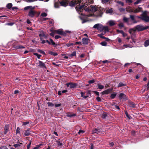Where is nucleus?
I'll list each match as a JSON object with an SVG mask.
<instances>
[{
	"label": "nucleus",
	"instance_id": "obj_1",
	"mask_svg": "<svg viewBox=\"0 0 149 149\" xmlns=\"http://www.w3.org/2000/svg\"><path fill=\"white\" fill-rule=\"evenodd\" d=\"M87 4L84 3L82 6H79V7H76V8L78 13L81 15H83L82 12H83L84 11H85L86 12H87L89 14L85 13V15L88 17H92L94 16L93 13L96 11H99L100 10V8L96 6H90L86 8L87 7Z\"/></svg>",
	"mask_w": 149,
	"mask_h": 149
},
{
	"label": "nucleus",
	"instance_id": "obj_2",
	"mask_svg": "<svg viewBox=\"0 0 149 149\" xmlns=\"http://www.w3.org/2000/svg\"><path fill=\"white\" fill-rule=\"evenodd\" d=\"M35 8V7L29 6L25 7L24 9L25 10H29V11L28 15L31 17H35L37 13V12L33 10Z\"/></svg>",
	"mask_w": 149,
	"mask_h": 149
},
{
	"label": "nucleus",
	"instance_id": "obj_3",
	"mask_svg": "<svg viewBox=\"0 0 149 149\" xmlns=\"http://www.w3.org/2000/svg\"><path fill=\"white\" fill-rule=\"evenodd\" d=\"M148 28L149 26H144L142 25H139L136 26L133 28L130 29L129 30V32L130 33L132 34L133 32H134L136 31H142L147 29Z\"/></svg>",
	"mask_w": 149,
	"mask_h": 149
},
{
	"label": "nucleus",
	"instance_id": "obj_4",
	"mask_svg": "<svg viewBox=\"0 0 149 149\" xmlns=\"http://www.w3.org/2000/svg\"><path fill=\"white\" fill-rule=\"evenodd\" d=\"M83 0H75V1H71L69 3V5L71 6H73L76 5L82 2Z\"/></svg>",
	"mask_w": 149,
	"mask_h": 149
},
{
	"label": "nucleus",
	"instance_id": "obj_5",
	"mask_svg": "<svg viewBox=\"0 0 149 149\" xmlns=\"http://www.w3.org/2000/svg\"><path fill=\"white\" fill-rule=\"evenodd\" d=\"M141 19L146 22H149V16H148L145 12L143 13L142 16L141 17Z\"/></svg>",
	"mask_w": 149,
	"mask_h": 149
},
{
	"label": "nucleus",
	"instance_id": "obj_6",
	"mask_svg": "<svg viewBox=\"0 0 149 149\" xmlns=\"http://www.w3.org/2000/svg\"><path fill=\"white\" fill-rule=\"evenodd\" d=\"M93 28L95 29H96L100 31H102L103 26L101 24H97L95 25Z\"/></svg>",
	"mask_w": 149,
	"mask_h": 149
},
{
	"label": "nucleus",
	"instance_id": "obj_7",
	"mask_svg": "<svg viewBox=\"0 0 149 149\" xmlns=\"http://www.w3.org/2000/svg\"><path fill=\"white\" fill-rule=\"evenodd\" d=\"M142 8L140 7H138L135 10L131 9L130 10H127V11H129V12H134L135 13H137L139 12L142 11Z\"/></svg>",
	"mask_w": 149,
	"mask_h": 149
},
{
	"label": "nucleus",
	"instance_id": "obj_8",
	"mask_svg": "<svg viewBox=\"0 0 149 149\" xmlns=\"http://www.w3.org/2000/svg\"><path fill=\"white\" fill-rule=\"evenodd\" d=\"M38 62V66L43 68H46V66L44 63L40 61H39Z\"/></svg>",
	"mask_w": 149,
	"mask_h": 149
},
{
	"label": "nucleus",
	"instance_id": "obj_9",
	"mask_svg": "<svg viewBox=\"0 0 149 149\" xmlns=\"http://www.w3.org/2000/svg\"><path fill=\"white\" fill-rule=\"evenodd\" d=\"M66 85L70 88H72L75 87L77 84L75 83H69L66 84Z\"/></svg>",
	"mask_w": 149,
	"mask_h": 149
},
{
	"label": "nucleus",
	"instance_id": "obj_10",
	"mask_svg": "<svg viewBox=\"0 0 149 149\" xmlns=\"http://www.w3.org/2000/svg\"><path fill=\"white\" fill-rule=\"evenodd\" d=\"M9 126L8 125H6L4 127V134H6L8 132V130L9 129Z\"/></svg>",
	"mask_w": 149,
	"mask_h": 149
},
{
	"label": "nucleus",
	"instance_id": "obj_11",
	"mask_svg": "<svg viewBox=\"0 0 149 149\" xmlns=\"http://www.w3.org/2000/svg\"><path fill=\"white\" fill-rule=\"evenodd\" d=\"M119 97L120 99H127L126 95L123 93H121L119 95Z\"/></svg>",
	"mask_w": 149,
	"mask_h": 149
},
{
	"label": "nucleus",
	"instance_id": "obj_12",
	"mask_svg": "<svg viewBox=\"0 0 149 149\" xmlns=\"http://www.w3.org/2000/svg\"><path fill=\"white\" fill-rule=\"evenodd\" d=\"M54 32L61 35H63V31L61 29H59L55 30Z\"/></svg>",
	"mask_w": 149,
	"mask_h": 149
},
{
	"label": "nucleus",
	"instance_id": "obj_13",
	"mask_svg": "<svg viewBox=\"0 0 149 149\" xmlns=\"http://www.w3.org/2000/svg\"><path fill=\"white\" fill-rule=\"evenodd\" d=\"M82 42L84 44L86 45L88 44V39L85 38H83Z\"/></svg>",
	"mask_w": 149,
	"mask_h": 149
},
{
	"label": "nucleus",
	"instance_id": "obj_14",
	"mask_svg": "<svg viewBox=\"0 0 149 149\" xmlns=\"http://www.w3.org/2000/svg\"><path fill=\"white\" fill-rule=\"evenodd\" d=\"M123 20L125 22H127L128 24H132L130 23V20L129 18L124 17L123 18Z\"/></svg>",
	"mask_w": 149,
	"mask_h": 149
},
{
	"label": "nucleus",
	"instance_id": "obj_15",
	"mask_svg": "<svg viewBox=\"0 0 149 149\" xmlns=\"http://www.w3.org/2000/svg\"><path fill=\"white\" fill-rule=\"evenodd\" d=\"M102 31H104V34L106 32H108L109 29L108 27L107 26H103Z\"/></svg>",
	"mask_w": 149,
	"mask_h": 149
},
{
	"label": "nucleus",
	"instance_id": "obj_16",
	"mask_svg": "<svg viewBox=\"0 0 149 149\" xmlns=\"http://www.w3.org/2000/svg\"><path fill=\"white\" fill-rule=\"evenodd\" d=\"M110 91H111L109 89H107L103 91L102 93V95L107 94L109 93H110Z\"/></svg>",
	"mask_w": 149,
	"mask_h": 149
},
{
	"label": "nucleus",
	"instance_id": "obj_17",
	"mask_svg": "<svg viewBox=\"0 0 149 149\" xmlns=\"http://www.w3.org/2000/svg\"><path fill=\"white\" fill-rule=\"evenodd\" d=\"M108 23L110 26H113L115 24V22L113 20H110L108 22Z\"/></svg>",
	"mask_w": 149,
	"mask_h": 149
},
{
	"label": "nucleus",
	"instance_id": "obj_18",
	"mask_svg": "<svg viewBox=\"0 0 149 149\" xmlns=\"http://www.w3.org/2000/svg\"><path fill=\"white\" fill-rule=\"evenodd\" d=\"M60 4L62 6H67V3L65 1H63L60 2Z\"/></svg>",
	"mask_w": 149,
	"mask_h": 149
},
{
	"label": "nucleus",
	"instance_id": "obj_19",
	"mask_svg": "<svg viewBox=\"0 0 149 149\" xmlns=\"http://www.w3.org/2000/svg\"><path fill=\"white\" fill-rule=\"evenodd\" d=\"M113 12L112 9L107 8L106 9V13H111Z\"/></svg>",
	"mask_w": 149,
	"mask_h": 149
},
{
	"label": "nucleus",
	"instance_id": "obj_20",
	"mask_svg": "<svg viewBox=\"0 0 149 149\" xmlns=\"http://www.w3.org/2000/svg\"><path fill=\"white\" fill-rule=\"evenodd\" d=\"M49 54L52 55H53L54 56H56L58 55L57 53L52 51H49Z\"/></svg>",
	"mask_w": 149,
	"mask_h": 149
},
{
	"label": "nucleus",
	"instance_id": "obj_21",
	"mask_svg": "<svg viewBox=\"0 0 149 149\" xmlns=\"http://www.w3.org/2000/svg\"><path fill=\"white\" fill-rule=\"evenodd\" d=\"M149 45V40H146L144 42V46L146 47Z\"/></svg>",
	"mask_w": 149,
	"mask_h": 149
},
{
	"label": "nucleus",
	"instance_id": "obj_22",
	"mask_svg": "<svg viewBox=\"0 0 149 149\" xmlns=\"http://www.w3.org/2000/svg\"><path fill=\"white\" fill-rule=\"evenodd\" d=\"M81 96L82 97H83L84 98H86L88 97V95H86V96L84 95V94H85V93H83V92H81Z\"/></svg>",
	"mask_w": 149,
	"mask_h": 149
},
{
	"label": "nucleus",
	"instance_id": "obj_23",
	"mask_svg": "<svg viewBox=\"0 0 149 149\" xmlns=\"http://www.w3.org/2000/svg\"><path fill=\"white\" fill-rule=\"evenodd\" d=\"M30 134V131L29 130L26 131L24 133V134L25 136L29 135Z\"/></svg>",
	"mask_w": 149,
	"mask_h": 149
},
{
	"label": "nucleus",
	"instance_id": "obj_24",
	"mask_svg": "<svg viewBox=\"0 0 149 149\" xmlns=\"http://www.w3.org/2000/svg\"><path fill=\"white\" fill-rule=\"evenodd\" d=\"M130 18L133 21V23H135L136 22H134V16L133 15H130Z\"/></svg>",
	"mask_w": 149,
	"mask_h": 149
},
{
	"label": "nucleus",
	"instance_id": "obj_25",
	"mask_svg": "<svg viewBox=\"0 0 149 149\" xmlns=\"http://www.w3.org/2000/svg\"><path fill=\"white\" fill-rule=\"evenodd\" d=\"M99 132V130L98 129H94L93 130L92 133H97Z\"/></svg>",
	"mask_w": 149,
	"mask_h": 149
},
{
	"label": "nucleus",
	"instance_id": "obj_26",
	"mask_svg": "<svg viewBox=\"0 0 149 149\" xmlns=\"http://www.w3.org/2000/svg\"><path fill=\"white\" fill-rule=\"evenodd\" d=\"M116 95V93H113L111 94V97L112 99L114 98Z\"/></svg>",
	"mask_w": 149,
	"mask_h": 149
},
{
	"label": "nucleus",
	"instance_id": "obj_27",
	"mask_svg": "<svg viewBox=\"0 0 149 149\" xmlns=\"http://www.w3.org/2000/svg\"><path fill=\"white\" fill-rule=\"evenodd\" d=\"M67 116L68 117H72L74 116H75V115L74 114H72L68 113L67 114Z\"/></svg>",
	"mask_w": 149,
	"mask_h": 149
},
{
	"label": "nucleus",
	"instance_id": "obj_28",
	"mask_svg": "<svg viewBox=\"0 0 149 149\" xmlns=\"http://www.w3.org/2000/svg\"><path fill=\"white\" fill-rule=\"evenodd\" d=\"M16 133L17 134H19L20 133V129L19 127H17V128L16 131Z\"/></svg>",
	"mask_w": 149,
	"mask_h": 149
},
{
	"label": "nucleus",
	"instance_id": "obj_29",
	"mask_svg": "<svg viewBox=\"0 0 149 149\" xmlns=\"http://www.w3.org/2000/svg\"><path fill=\"white\" fill-rule=\"evenodd\" d=\"M98 87L100 89H103L104 88V86L103 85L98 84L97 85Z\"/></svg>",
	"mask_w": 149,
	"mask_h": 149
},
{
	"label": "nucleus",
	"instance_id": "obj_30",
	"mask_svg": "<svg viewBox=\"0 0 149 149\" xmlns=\"http://www.w3.org/2000/svg\"><path fill=\"white\" fill-rule=\"evenodd\" d=\"M15 23L14 22H11L10 23H7L6 24L7 25L12 26Z\"/></svg>",
	"mask_w": 149,
	"mask_h": 149
},
{
	"label": "nucleus",
	"instance_id": "obj_31",
	"mask_svg": "<svg viewBox=\"0 0 149 149\" xmlns=\"http://www.w3.org/2000/svg\"><path fill=\"white\" fill-rule=\"evenodd\" d=\"M47 14L45 13H42L41 15V16L43 17H45L47 16Z\"/></svg>",
	"mask_w": 149,
	"mask_h": 149
},
{
	"label": "nucleus",
	"instance_id": "obj_32",
	"mask_svg": "<svg viewBox=\"0 0 149 149\" xmlns=\"http://www.w3.org/2000/svg\"><path fill=\"white\" fill-rule=\"evenodd\" d=\"M34 54L36 56H37L38 58H40V57L41 56V55L40 54H39L37 53H34Z\"/></svg>",
	"mask_w": 149,
	"mask_h": 149
},
{
	"label": "nucleus",
	"instance_id": "obj_33",
	"mask_svg": "<svg viewBox=\"0 0 149 149\" xmlns=\"http://www.w3.org/2000/svg\"><path fill=\"white\" fill-rule=\"evenodd\" d=\"M98 36L100 37V38H104V39H106V40H108V38H104V37H103V36H102V34H99V35H98Z\"/></svg>",
	"mask_w": 149,
	"mask_h": 149
},
{
	"label": "nucleus",
	"instance_id": "obj_34",
	"mask_svg": "<svg viewBox=\"0 0 149 149\" xmlns=\"http://www.w3.org/2000/svg\"><path fill=\"white\" fill-rule=\"evenodd\" d=\"M93 2V0H88L86 1V3H88L91 4Z\"/></svg>",
	"mask_w": 149,
	"mask_h": 149
},
{
	"label": "nucleus",
	"instance_id": "obj_35",
	"mask_svg": "<svg viewBox=\"0 0 149 149\" xmlns=\"http://www.w3.org/2000/svg\"><path fill=\"white\" fill-rule=\"evenodd\" d=\"M12 5L11 3H10L8 4L7 5V7L9 8H11L12 7Z\"/></svg>",
	"mask_w": 149,
	"mask_h": 149
},
{
	"label": "nucleus",
	"instance_id": "obj_36",
	"mask_svg": "<svg viewBox=\"0 0 149 149\" xmlns=\"http://www.w3.org/2000/svg\"><path fill=\"white\" fill-rule=\"evenodd\" d=\"M24 47L22 46L21 45H19L16 46V48L17 49H19L20 48H24Z\"/></svg>",
	"mask_w": 149,
	"mask_h": 149
},
{
	"label": "nucleus",
	"instance_id": "obj_37",
	"mask_svg": "<svg viewBox=\"0 0 149 149\" xmlns=\"http://www.w3.org/2000/svg\"><path fill=\"white\" fill-rule=\"evenodd\" d=\"M100 44L102 46H106L107 45V43L105 42H103L100 43Z\"/></svg>",
	"mask_w": 149,
	"mask_h": 149
},
{
	"label": "nucleus",
	"instance_id": "obj_38",
	"mask_svg": "<svg viewBox=\"0 0 149 149\" xmlns=\"http://www.w3.org/2000/svg\"><path fill=\"white\" fill-rule=\"evenodd\" d=\"M84 131L82 130H80L79 131V132H78V133L79 134L81 135V134H82L83 133H84Z\"/></svg>",
	"mask_w": 149,
	"mask_h": 149
},
{
	"label": "nucleus",
	"instance_id": "obj_39",
	"mask_svg": "<svg viewBox=\"0 0 149 149\" xmlns=\"http://www.w3.org/2000/svg\"><path fill=\"white\" fill-rule=\"evenodd\" d=\"M39 36L40 37V39H41V40H42V44H44L45 43L46 41L45 40H42V35H41V34H40Z\"/></svg>",
	"mask_w": 149,
	"mask_h": 149
},
{
	"label": "nucleus",
	"instance_id": "obj_40",
	"mask_svg": "<svg viewBox=\"0 0 149 149\" xmlns=\"http://www.w3.org/2000/svg\"><path fill=\"white\" fill-rule=\"evenodd\" d=\"M118 26L119 27L122 28L123 27L124 24L123 23H120L118 24Z\"/></svg>",
	"mask_w": 149,
	"mask_h": 149
},
{
	"label": "nucleus",
	"instance_id": "obj_41",
	"mask_svg": "<svg viewBox=\"0 0 149 149\" xmlns=\"http://www.w3.org/2000/svg\"><path fill=\"white\" fill-rule=\"evenodd\" d=\"M47 104L49 106H54L53 104L52 103L50 102H48L47 103Z\"/></svg>",
	"mask_w": 149,
	"mask_h": 149
},
{
	"label": "nucleus",
	"instance_id": "obj_42",
	"mask_svg": "<svg viewBox=\"0 0 149 149\" xmlns=\"http://www.w3.org/2000/svg\"><path fill=\"white\" fill-rule=\"evenodd\" d=\"M142 0H137V1L135 2L134 4H136L139 3Z\"/></svg>",
	"mask_w": 149,
	"mask_h": 149
},
{
	"label": "nucleus",
	"instance_id": "obj_43",
	"mask_svg": "<svg viewBox=\"0 0 149 149\" xmlns=\"http://www.w3.org/2000/svg\"><path fill=\"white\" fill-rule=\"evenodd\" d=\"M102 2L103 3H106L109 1V0H102Z\"/></svg>",
	"mask_w": 149,
	"mask_h": 149
},
{
	"label": "nucleus",
	"instance_id": "obj_44",
	"mask_svg": "<svg viewBox=\"0 0 149 149\" xmlns=\"http://www.w3.org/2000/svg\"><path fill=\"white\" fill-rule=\"evenodd\" d=\"M107 116V114L106 113H104L102 115V117L103 118H105Z\"/></svg>",
	"mask_w": 149,
	"mask_h": 149
},
{
	"label": "nucleus",
	"instance_id": "obj_45",
	"mask_svg": "<svg viewBox=\"0 0 149 149\" xmlns=\"http://www.w3.org/2000/svg\"><path fill=\"white\" fill-rule=\"evenodd\" d=\"M50 40L51 41V43L53 45H54L55 44V43L51 39H50Z\"/></svg>",
	"mask_w": 149,
	"mask_h": 149
},
{
	"label": "nucleus",
	"instance_id": "obj_46",
	"mask_svg": "<svg viewBox=\"0 0 149 149\" xmlns=\"http://www.w3.org/2000/svg\"><path fill=\"white\" fill-rule=\"evenodd\" d=\"M54 7L56 8H57L58 7V3H56L54 4Z\"/></svg>",
	"mask_w": 149,
	"mask_h": 149
},
{
	"label": "nucleus",
	"instance_id": "obj_47",
	"mask_svg": "<svg viewBox=\"0 0 149 149\" xmlns=\"http://www.w3.org/2000/svg\"><path fill=\"white\" fill-rule=\"evenodd\" d=\"M95 82V80L93 79L91 80L88 81V83L89 84H92Z\"/></svg>",
	"mask_w": 149,
	"mask_h": 149
},
{
	"label": "nucleus",
	"instance_id": "obj_48",
	"mask_svg": "<svg viewBox=\"0 0 149 149\" xmlns=\"http://www.w3.org/2000/svg\"><path fill=\"white\" fill-rule=\"evenodd\" d=\"M29 123V122H23L22 125H26L27 124H28Z\"/></svg>",
	"mask_w": 149,
	"mask_h": 149
},
{
	"label": "nucleus",
	"instance_id": "obj_49",
	"mask_svg": "<svg viewBox=\"0 0 149 149\" xmlns=\"http://www.w3.org/2000/svg\"><path fill=\"white\" fill-rule=\"evenodd\" d=\"M96 100L98 102H100L101 101V99L99 97H97L96 98Z\"/></svg>",
	"mask_w": 149,
	"mask_h": 149
},
{
	"label": "nucleus",
	"instance_id": "obj_50",
	"mask_svg": "<svg viewBox=\"0 0 149 149\" xmlns=\"http://www.w3.org/2000/svg\"><path fill=\"white\" fill-rule=\"evenodd\" d=\"M118 3L119 4L121 5L122 6H123L124 5V3L123 2H122L121 1H118Z\"/></svg>",
	"mask_w": 149,
	"mask_h": 149
},
{
	"label": "nucleus",
	"instance_id": "obj_51",
	"mask_svg": "<svg viewBox=\"0 0 149 149\" xmlns=\"http://www.w3.org/2000/svg\"><path fill=\"white\" fill-rule=\"evenodd\" d=\"M38 51L41 54H45V52L39 49L38 50Z\"/></svg>",
	"mask_w": 149,
	"mask_h": 149
},
{
	"label": "nucleus",
	"instance_id": "obj_52",
	"mask_svg": "<svg viewBox=\"0 0 149 149\" xmlns=\"http://www.w3.org/2000/svg\"><path fill=\"white\" fill-rule=\"evenodd\" d=\"M61 38V37L59 36L56 35L55 36V38L56 39H58Z\"/></svg>",
	"mask_w": 149,
	"mask_h": 149
},
{
	"label": "nucleus",
	"instance_id": "obj_53",
	"mask_svg": "<svg viewBox=\"0 0 149 149\" xmlns=\"http://www.w3.org/2000/svg\"><path fill=\"white\" fill-rule=\"evenodd\" d=\"M117 40L118 41V42H119L120 43L121 42L122 40H121V39L120 38H117Z\"/></svg>",
	"mask_w": 149,
	"mask_h": 149
},
{
	"label": "nucleus",
	"instance_id": "obj_54",
	"mask_svg": "<svg viewBox=\"0 0 149 149\" xmlns=\"http://www.w3.org/2000/svg\"><path fill=\"white\" fill-rule=\"evenodd\" d=\"M76 54V52H74L72 54H71V56H75Z\"/></svg>",
	"mask_w": 149,
	"mask_h": 149
},
{
	"label": "nucleus",
	"instance_id": "obj_55",
	"mask_svg": "<svg viewBox=\"0 0 149 149\" xmlns=\"http://www.w3.org/2000/svg\"><path fill=\"white\" fill-rule=\"evenodd\" d=\"M125 114H126V116L128 118H129V119H130V118L129 116V115H128V113L127 112H125Z\"/></svg>",
	"mask_w": 149,
	"mask_h": 149
},
{
	"label": "nucleus",
	"instance_id": "obj_56",
	"mask_svg": "<svg viewBox=\"0 0 149 149\" xmlns=\"http://www.w3.org/2000/svg\"><path fill=\"white\" fill-rule=\"evenodd\" d=\"M61 104H56L55 105V107H60V106H61Z\"/></svg>",
	"mask_w": 149,
	"mask_h": 149
},
{
	"label": "nucleus",
	"instance_id": "obj_57",
	"mask_svg": "<svg viewBox=\"0 0 149 149\" xmlns=\"http://www.w3.org/2000/svg\"><path fill=\"white\" fill-rule=\"evenodd\" d=\"M126 2L129 3L132 2V0H126Z\"/></svg>",
	"mask_w": 149,
	"mask_h": 149
},
{
	"label": "nucleus",
	"instance_id": "obj_58",
	"mask_svg": "<svg viewBox=\"0 0 149 149\" xmlns=\"http://www.w3.org/2000/svg\"><path fill=\"white\" fill-rule=\"evenodd\" d=\"M124 85V84L121 83H120L119 84H118V86L119 87H121V86H123Z\"/></svg>",
	"mask_w": 149,
	"mask_h": 149
},
{
	"label": "nucleus",
	"instance_id": "obj_59",
	"mask_svg": "<svg viewBox=\"0 0 149 149\" xmlns=\"http://www.w3.org/2000/svg\"><path fill=\"white\" fill-rule=\"evenodd\" d=\"M122 35L123 37H125L126 36H127V34L126 33H124V32L122 33Z\"/></svg>",
	"mask_w": 149,
	"mask_h": 149
},
{
	"label": "nucleus",
	"instance_id": "obj_60",
	"mask_svg": "<svg viewBox=\"0 0 149 149\" xmlns=\"http://www.w3.org/2000/svg\"><path fill=\"white\" fill-rule=\"evenodd\" d=\"M15 80L16 82L18 83L19 80L18 78H16Z\"/></svg>",
	"mask_w": 149,
	"mask_h": 149
},
{
	"label": "nucleus",
	"instance_id": "obj_61",
	"mask_svg": "<svg viewBox=\"0 0 149 149\" xmlns=\"http://www.w3.org/2000/svg\"><path fill=\"white\" fill-rule=\"evenodd\" d=\"M72 45V44H66V46L68 47H70L71 45Z\"/></svg>",
	"mask_w": 149,
	"mask_h": 149
},
{
	"label": "nucleus",
	"instance_id": "obj_62",
	"mask_svg": "<svg viewBox=\"0 0 149 149\" xmlns=\"http://www.w3.org/2000/svg\"><path fill=\"white\" fill-rule=\"evenodd\" d=\"M31 144V143H30L27 146V149H29Z\"/></svg>",
	"mask_w": 149,
	"mask_h": 149
},
{
	"label": "nucleus",
	"instance_id": "obj_63",
	"mask_svg": "<svg viewBox=\"0 0 149 149\" xmlns=\"http://www.w3.org/2000/svg\"><path fill=\"white\" fill-rule=\"evenodd\" d=\"M117 31L119 33H121L122 34V33H123L124 32L123 31H122V30H120V31L117 30Z\"/></svg>",
	"mask_w": 149,
	"mask_h": 149
},
{
	"label": "nucleus",
	"instance_id": "obj_64",
	"mask_svg": "<svg viewBox=\"0 0 149 149\" xmlns=\"http://www.w3.org/2000/svg\"><path fill=\"white\" fill-rule=\"evenodd\" d=\"M26 22L28 24H30L31 23V21L29 19H27Z\"/></svg>",
	"mask_w": 149,
	"mask_h": 149
}]
</instances>
